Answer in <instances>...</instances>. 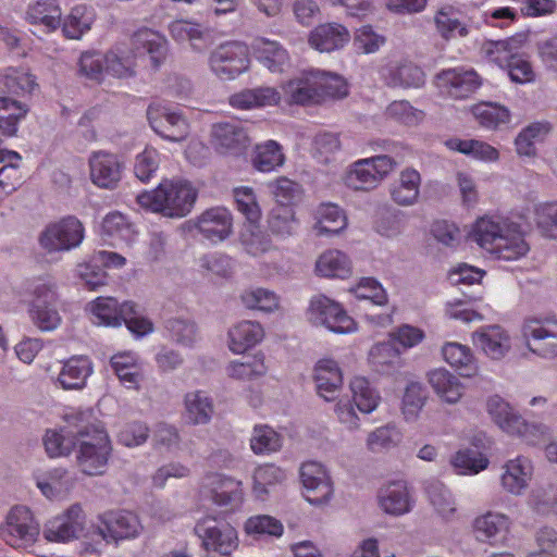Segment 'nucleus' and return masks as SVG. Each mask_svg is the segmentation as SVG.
Instances as JSON below:
<instances>
[{
    "mask_svg": "<svg viewBox=\"0 0 557 557\" xmlns=\"http://www.w3.org/2000/svg\"><path fill=\"white\" fill-rule=\"evenodd\" d=\"M212 136L219 149L223 152L238 153L249 143L248 135L244 127L237 122H223L214 124Z\"/></svg>",
    "mask_w": 557,
    "mask_h": 557,
    "instance_id": "30",
    "label": "nucleus"
},
{
    "mask_svg": "<svg viewBox=\"0 0 557 557\" xmlns=\"http://www.w3.org/2000/svg\"><path fill=\"white\" fill-rule=\"evenodd\" d=\"M285 478V472L274 465H264L257 468L253 473V493L256 497L264 499L269 493V487L282 483Z\"/></svg>",
    "mask_w": 557,
    "mask_h": 557,
    "instance_id": "53",
    "label": "nucleus"
},
{
    "mask_svg": "<svg viewBox=\"0 0 557 557\" xmlns=\"http://www.w3.org/2000/svg\"><path fill=\"white\" fill-rule=\"evenodd\" d=\"M401 440L400 430L394 424H387L369 433L367 446L371 451H380L397 446Z\"/></svg>",
    "mask_w": 557,
    "mask_h": 557,
    "instance_id": "57",
    "label": "nucleus"
},
{
    "mask_svg": "<svg viewBox=\"0 0 557 557\" xmlns=\"http://www.w3.org/2000/svg\"><path fill=\"white\" fill-rule=\"evenodd\" d=\"M249 50L245 44L228 41L209 55L210 70L221 79H234L249 69Z\"/></svg>",
    "mask_w": 557,
    "mask_h": 557,
    "instance_id": "9",
    "label": "nucleus"
},
{
    "mask_svg": "<svg viewBox=\"0 0 557 557\" xmlns=\"http://www.w3.org/2000/svg\"><path fill=\"white\" fill-rule=\"evenodd\" d=\"M240 239L245 250L253 257L261 256L273 249L270 235L255 224L249 223L242 233Z\"/></svg>",
    "mask_w": 557,
    "mask_h": 557,
    "instance_id": "56",
    "label": "nucleus"
},
{
    "mask_svg": "<svg viewBox=\"0 0 557 557\" xmlns=\"http://www.w3.org/2000/svg\"><path fill=\"white\" fill-rule=\"evenodd\" d=\"M535 223L542 235L557 238V201L542 202L534 209Z\"/></svg>",
    "mask_w": 557,
    "mask_h": 557,
    "instance_id": "61",
    "label": "nucleus"
},
{
    "mask_svg": "<svg viewBox=\"0 0 557 557\" xmlns=\"http://www.w3.org/2000/svg\"><path fill=\"white\" fill-rule=\"evenodd\" d=\"M282 89L286 102L290 104L319 103L314 71L305 72L300 76L289 79L282 86Z\"/></svg>",
    "mask_w": 557,
    "mask_h": 557,
    "instance_id": "28",
    "label": "nucleus"
},
{
    "mask_svg": "<svg viewBox=\"0 0 557 557\" xmlns=\"http://www.w3.org/2000/svg\"><path fill=\"white\" fill-rule=\"evenodd\" d=\"M442 354L446 362L456 368L462 377L472 379L478 375L479 368L468 346L449 342L443 346Z\"/></svg>",
    "mask_w": 557,
    "mask_h": 557,
    "instance_id": "36",
    "label": "nucleus"
},
{
    "mask_svg": "<svg viewBox=\"0 0 557 557\" xmlns=\"http://www.w3.org/2000/svg\"><path fill=\"white\" fill-rule=\"evenodd\" d=\"M237 210L250 224H256L261 219V208L255 190L248 186L236 187L233 190Z\"/></svg>",
    "mask_w": 557,
    "mask_h": 557,
    "instance_id": "55",
    "label": "nucleus"
},
{
    "mask_svg": "<svg viewBox=\"0 0 557 557\" xmlns=\"http://www.w3.org/2000/svg\"><path fill=\"white\" fill-rule=\"evenodd\" d=\"M89 175L91 182L99 188L115 189L122 178L124 164L120 157L108 151H95L90 154Z\"/></svg>",
    "mask_w": 557,
    "mask_h": 557,
    "instance_id": "13",
    "label": "nucleus"
},
{
    "mask_svg": "<svg viewBox=\"0 0 557 557\" xmlns=\"http://www.w3.org/2000/svg\"><path fill=\"white\" fill-rule=\"evenodd\" d=\"M147 119L152 129L166 140L182 141L189 133L187 119L176 108L151 103L147 109Z\"/></svg>",
    "mask_w": 557,
    "mask_h": 557,
    "instance_id": "12",
    "label": "nucleus"
},
{
    "mask_svg": "<svg viewBox=\"0 0 557 557\" xmlns=\"http://www.w3.org/2000/svg\"><path fill=\"white\" fill-rule=\"evenodd\" d=\"M137 203L151 212L169 218L186 216L193 209L197 190L185 180H164L150 191L137 196Z\"/></svg>",
    "mask_w": 557,
    "mask_h": 557,
    "instance_id": "4",
    "label": "nucleus"
},
{
    "mask_svg": "<svg viewBox=\"0 0 557 557\" xmlns=\"http://www.w3.org/2000/svg\"><path fill=\"white\" fill-rule=\"evenodd\" d=\"M447 147L467 156L482 161L493 162L498 160L497 149L491 145L476 139H450L446 143Z\"/></svg>",
    "mask_w": 557,
    "mask_h": 557,
    "instance_id": "50",
    "label": "nucleus"
},
{
    "mask_svg": "<svg viewBox=\"0 0 557 557\" xmlns=\"http://www.w3.org/2000/svg\"><path fill=\"white\" fill-rule=\"evenodd\" d=\"M88 308L95 324L116 327L122 324L125 314L132 312L133 302L125 301L120 305L113 297H98Z\"/></svg>",
    "mask_w": 557,
    "mask_h": 557,
    "instance_id": "21",
    "label": "nucleus"
},
{
    "mask_svg": "<svg viewBox=\"0 0 557 557\" xmlns=\"http://www.w3.org/2000/svg\"><path fill=\"white\" fill-rule=\"evenodd\" d=\"M425 492L434 510L445 520H451L457 511L450 491L440 481H430Z\"/></svg>",
    "mask_w": 557,
    "mask_h": 557,
    "instance_id": "45",
    "label": "nucleus"
},
{
    "mask_svg": "<svg viewBox=\"0 0 557 557\" xmlns=\"http://www.w3.org/2000/svg\"><path fill=\"white\" fill-rule=\"evenodd\" d=\"M92 21V13L86 5H76L64 20L62 32L66 38L79 39L90 29Z\"/></svg>",
    "mask_w": 557,
    "mask_h": 557,
    "instance_id": "51",
    "label": "nucleus"
},
{
    "mask_svg": "<svg viewBox=\"0 0 557 557\" xmlns=\"http://www.w3.org/2000/svg\"><path fill=\"white\" fill-rule=\"evenodd\" d=\"M309 319L315 325H322L338 334L351 333L356 322L337 301L324 296L313 297L309 306Z\"/></svg>",
    "mask_w": 557,
    "mask_h": 557,
    "instance_id": "11",
    "label": "nucleus"
},
{
    "mask_svg": "<svg viewBox=\"0 0 557 557\" xmlns=\"http://www.w3.org/2000/svg\"><path fill=\"white\" fill-rule=\"evenodd\" d=\"M528 349L543 359L557 358V318L554 315L529 317L522 324Z\"/></svg>",
    "mask_w": 557,
    "mask_h": 557,
    "instance_id": "7",
    "label": "nucleus"
},
{
    "mask_svg": "<svg viewBox=\"0 0 557 557\" xmlns=\"http://www.w3.org/2000/svg\"><path fill=\"white\" fill-rule=\"evenodd\" d=\"M486 410L495 424L508 434L509 432L517 431L523 424V418L497 395L487 399Z\"/></svg>",
    "mask_w": 557,
    "mask_h": 557,
    "instance_id": "39",
    "label": "nucleus"
},
{
    "mask_svg": "<svg viewBox=\"0 0 557 557\" xmlns=\"http://www.w3.org/2000/svg\"><path fill=\"white\" fill-rule=\"evenodd\" d=\"M111 367L121 381H143L144 370L136 356L131 352L117 354L111 358Z\"/></svg>",
    "mask_w": 557,
    "mask_h": 557,
    "instance_id": "54",
    "label": "nucleus"
},
{
    "mask_svg": "<svg viewBox=\"0 0 557 557\" xmlns=\"http://www.w3.org/2000/svg\"><path fill=\"white\" fill-rule=\"evenodd\" d=\"M282 147L274 140L260 144L255 149L252 164L260 172H271L284 164Z\"/></svg>",
    "mask_w": 557,
    "mask_h": 557,
    "instance_id": "47",
    "label": "nucleus"
},
{
    "mask_svg": "<svg viewBox=\"0 0 557 557\" xmlns=\"http://www.w3.org/2000/svg\"><path fill=\"white\" fill-rule=\"evenodd\" d=\"M433 22L437 34L446 41L470 34L471 25L463 20L461 10L453 4L441 5L434 13Z\"/></svg>",
    "mask_w": 557,
    "mask_h": 557,
    "instance_id": "20",
    "label": "nucleus"
},
{
    "mask_svg": "<svg viewBox=\"0 0 557 557\" xmlns=\"http://www.w3.org/2000/svg\"><path fill=\"white\" fill-rule=\"evenodd\" d=\"M472 344L486 357L500 360L512 347V338L505 327L499 324L481 326L472 333Z\"/></svg>",
    "mask_w": 557,
    "mask_h": 557,
    "instance_id": "15",
    "label": "nucleus"
},
{
    "mask_svg": "<svg viewBox=\"0 0 557 557\" xmlns=\"http://www.w3.org/2000/svg\"><path fill=\"white\" fill-rule=\"evenodd\" d=\"M382 76L386 85L394 88H419L425 82L422 69L407 60L387 65Z\"/></svg>",
    "mask_w": 557,
    "mask_h": 557,
    "instance_id": "24",
    "label": "nucleus"
},
{
    "mask_svg": "<svg viewBox=\"0 0 557 557\" xmlns=\"http://www.w3.org/2000/svg\"><path fill=\"white\" fill-rule=\"evenodd\" d=\"M550 132L547 122H535L523 128L516 138L518 154L531 157L535 154V143L542 141Z\"/></svg>",
    "mask_w": 557,
    "mask_h": 557,
    "instance_id": "49",
    "label": "nucleus"
},
{
    "mask_svg": "<svg viewBox=\"0 0 557 557\" xmlns=\"http://www.w3.org/2000/svg\"><path fill=\"white\" fill-rule=\"evenodd\" d=\"M35 479L39 491L49 499L69 493L74 484L69 471L64 468H53L46 472H39L35 475Z\"/></svg>",
    "mask_w": 557,
    "mask_h": 557,
    "instance_id": "37",
    "label": "nucleus"
},
{
    "mask_svg": "<svg viewBox=\"0 0 557 557\" xmlns=\"http://www.w3.org/2000/svg\"><path fill=\"white\" fill-rule=\"evenodd\" d=\"M500 484L503 488L512 494L521 495L532 479L533 467L527 457L519 456L508 460L503 467Z\"/></svg>",
    "mask_w": 557,
    "mask_h": 557,
    "instance_id": "23",
    "label": "nucleus"
},
{
    "mask_svg": "<svg viewBox=\"0 0 557 557\" xmlns=\"http://www.w3.org/2000/svg\"><path fill=\"white\" fill-rule=\"evenodd\" d=\"M510 220L502 216H482L475 221L470 233L471 238L481 248L493 253L500 236Z\"/></svg>",
    "mask_w": 557,
    "mask_h": 557,
    "instance_id": "29",
    "label": "nucleus"
},
{
    "mask_svg": "<svg viewBox=\"0 0 557 557\" xmlns=\"http://www.w3.org/2000/svg\"><path fill=\"white\" fill-rule=\"evenodd\" d=\"M21 156L15 151L0 150V188L10 195L22 184L18 168Z\"/></svg>",
    "mask_w": 557,
    "mask_h": 557,
    "instance_id": "43",
    "label": "nucleus"
},
{
    "mask_svg": "<svg viewBox=\"0 0 557 557\" xmlns=\"http://www.w3.org/2000/svg\"><path fill=\"white\" fill-rule=\"evenodd\" d=\"M521 48V41L517 38L486 41L482 46V53L486 60L499 67H506Z\"/></svg>",
    "mask_w": 557,
    "mask_h": 557,
    "instance_id": "44",
    "label": "nucleus"
},
{
    "mask_svg": "<svg viewBox=\"0 0 557 557\" xmlns=\"http://www.w3.org/2000/svg\"><path fill=\"white\" fill-rule=\"evenodd\" d=\"M313 230L318 236L336 235L347 225L344 211L334 203H322L314 212Z\"/></svg>",
    "mask_w": 557,
    "mask_h": 557,
    "instance_id": "35",
    "label": "nucleus"
},
{
    "mask_svg": "<svg viewBox=\"0 0 557 557\" xmlns=\"http://www.w3.org/2000/svg\"><path fill=\"white\" fill-rule=\"evenodd\" d=\"M72 436H66L55 430H48L44 436L46 453L51 458L69 456L76 447V430Z\"/></svg>",
    "mask_w": 557,
    "mask_h": 557,
    "instance_id": "60",
    "label": "nucleus"
},
{
    "mask_svg": "<svg viewBox=\"0 0 557 557\" xmlns=\"http://www.w3.org/2000/svg\"><path fill=\"white\" fill-rule=\"evenodd\" d=\"M380 508L389 516L399 517L412 510L413 498L405 481H391L377 492Z\"/></svg>",
    "mask_w": 557,
    "mask_h": 557,
    "instance_id": "18",
    "label": "nucleus"
},
{
    "mask_svg": "<svg viewBox=\"0 0 557 557\" xmlns=\"http://www.w3.org/2000/svg\"><path fill=\"white\" fill-rule=\"evenodd\" d=\"M511 520L502 512L488 510L476 516L471 522L474 539L484 544H502L510 532Z\"/></svg>",
    "mask_w": 557,
    "mask_h": 557,
    "instance_id": "14",
    "label": "nucleus"
},
{
    "mask_svg": "<svg viewBox=\"0 0 557 557\" xmlns=\"http://www.w3.org/2000/svg\"><path fill=\"white\" fill-rule=\"evenodd\" d=\"M300 479L305 487L306 499L313 505L327 502L333 494V485L325 468L315 461L302 463Z\"/></svg>",
    "mask_w": 557,
    "mask_h": 557,
    "instance_id": "16",
    "label": "nucleus"
},
{
    "mask_svg": "<svg viewBox=\"0 0 557 557\" xmlns=\"http://www.w3.org/2000/svg\"><path fill=\"white\" fill-rule=\"evenodd\" d=\"M264 336L260 323L253 321H240L228 330V348L234 354H244L256 346Z\"/></svg>",
    "mask_w": 557,
    "mask_h": 557,
    "instance_id": "33",
    "label": "nucleus"
},
{
    "mask_svg": "<svg viewBox=\"0 0 557 557\" xmlns=\"http://www.w3.org/2000/svg\"><path fill=\"white\" fill-rule=\"evenodd\" d=\"M26 14L32 24L42 25L47 32H52L60 26L62 12L55 0H36L29 4Z\"/></svg>",
    "mask_w": 557,
    "mask_h": 557,
    "instance_id": "41",
    "label": "nucleus"
},
{
    "mask_svg": "<svg viewBox=\"0 0 557 557\" xmlns=\"http://www.w3.org/2000/svg\"><path fill=\"white\" fill-rule=\"evenodd\" d=\"M195 226L203 238L211 243H220L232 232V214L224 207L210 208L197 218Z\"/></svg>",
    "mask_w": 557,
    "mask_h": 557,
    "instance_id": "19",
    "label": "nucleus"
},
{
    "mask_svg": "<svg viewBox=\"0 0 557 557\" xmlns=\"http://www.w3.org/2000/svg\"><path fill=\"white\" fill-rule=\"evenodd\" d=\"M315 271L324 277L347 278L351 274V262L344 252L332 249L318 258Z\"/></svg>",
    "mask_w": 557,
    "mask_h": 557,
    "instance_id": "40",
    "label": "nucleus"
},
{
    "mask_svg": "<svg viewBox=\"0 0 557 557\" xmlns=\"http://www.w3.org/2000/svg\"><path fill=\"white\" fill-rule=\"evenodd\" d=\"M106 529L109 530V540L117 543L121 540H128L138 536L143 530L139 519L129 511L107 512L102 516Z\"/></svg>",
    "mask_w": 557,
    "mask_h": 557,
    "instance_id": "32",
    "label": "nucleus"
},
{
    "mask_svg": "<svg viewBox=\"0 0 557 557\" xmlns=\"http://www.w3.org/2000/svg\"><path fill=\"white\" fill-rule=\"evenodd\" d=\"M385 41V37L374 32L372 26L364 25L356 30L352 45L358 53L371 54L377 52Z\"/></svg>",
    "mask_w": 557,
    "mask_h": 557,
    "instance_id": "64",
    "label": "nucleus"
},
{
    "mask_svg": "<svg viewBox=\"0 0 557 557\" xmlns=\"http://www.w3.org/2000/svg\"><path fill=\"white\" fill-rule=\"evenodd\" d=\"M195 532L211 557H230L238 546L236 530L214 517H205L199 520Z\"/></svg>",
    "mask_w": 557,
    "mask_h": 557,
    "instance_id": "8",
    "label": "nucleus"
},
{
    "mask_svg": "<svg viewBox=\"0 0 557 557\" xmlns=\"http://www.w3.org/2000/svg\"><path fill=\"white\" fill-rule=\"evenodd\" d=\"M84 226L75 216H67L49 224L39 236V245L47 252L69 251L79 246Z\"/></svg>",
    "mask_w": 557,
    "mask_h": 557,
    "instance_id": "10",
    "label": "nucleus"
},
{
    "mask_svg": "<svg viewBox=\"0 0 557 557\" xmlns=\"http://www.w3.org/2000/svg\"><path fill=\"white\" fill-rule=\"evenodd\" d=\"M36 86L35 77L24 67H5L0 70V88L10 94H29Z\"/></svg>",
    "mask_w": 557,
    "mask_h": 557,
    "instance_id": "42",
    "label": "nucleus"
},
{
    "mask_svg": "<svg viewBox=\"0 0 557 557\" xmlns=\"http://www.w3.org/2000/svg\"><path fill=\"white\" fill-rule=\"evenodd\" d=\"M369 360L372 369L381 374H392L403 364L400 351L391 339L372 346Z\"/></svg>",
    "mask_w": 557,
    "mask_h": 557,
    "instance_id": "38",
    "label": "nucleus"
},
{
    "mask_svg": "<svg viewBox=\"0 0 557 557\" xmlns=\"http://www.w3.org/2000/svg\"><path fill=\"white\" fill-rule=\"evenodd\" d=\"M166 38L150 28L138 29L132 37V49L115 48L104 54L106 72L116 77L135 73V58L148 55L153 69H159L168 57Z\"/></svg>",
    "mask_w": 557,
    "mask_h": 557,
    "instance_id": "2",
    "label": "nucleus"
},
{
    "mask_svg": "<svg viewBox=\"0 0 557 557\" xmlns=\"http://www.w3.org/2000/svg\"><path fill=\"white\" fill-rule=\"evenodd\" d=\"M530 246L524 239L521 226L510 221L505 232L498 236L497 246L492 255L498 259L513 261L524 257Z\"/></svg>",
    "mask_w": 557,
    "mask_h": 557,
    "instance_id": "27",
    "label": "nucleus"
},
{
    "mask_svg": "<svg viewBox=\"0 0 557 557\" xmlns=\"http://www.w3.org/2000/svg\"><path fill=\"white\" fill-rule=\"evenodd\" d=\"M257 60L272 73H283L289 67V55L277 41L258 38L253 44Z\"/></svg>",
    "mask_w": 557,
    "mask_h": 557,
    "instance_id": "31",
    "label": "nucleus"
},
{
    "mask_svg": "<svg viewBox=\"0 0 557 557\" xmlns=\"http://www.w3.org/2000/svg\"><path fill=\"white\" fill-rule=\"evenodd\" d=\"M350 40L348 29L342 24L325 23L317 26L309 35V45L320 52H332L344 48Z\"/></svg>",
    "mask_w": 557,
    "mask_h": 557,
    "instance_id": "25",
    "label": "nucleus"
},
{
    "mask_svg": "<svg viewBox=\"0 0 557 557\" xmlns=\"http://www.w3.org/2000/svg\"><path fill=\"white\" fill-rule=\"evenodd\" d=\"M472 112L479 123L486 128H497L510 120V113L505 107L493 103H480Z\"/></svg>",
    "mask_w": 557,
    "mask_h": 557,
    "instance_id": "58",
    "label": "nucleus"
},
{
    "mask_svg": "<svg viewBox=\"0 0 557 557\" xmlns=\"http://www.w3.org/2000/svg\"><path fill=\"white\" fill-rule=\"evenodd\" d=\"M319 103L327 98H343L347 96L348 88L345 79L333 73L314 71Z\"/></svg>",
    "mask_w": 557,
    "mask_h": 557,
    "instance_id": "52",
    "label": "nucleus"
},
{
    "mask_svg": "<svg viewBox=\"0 0 557 557\" xmlns=\"http://www.w3.org/2000/svg\"><path fill=\"white\" fill-rule=\"evenodd\" d=\"M210 493L212 500L221 507H237L243 499L242 483L222 474L210 478Z\"/></svg>",
    "mask_w": 557,
    "mask_h": 557,
    "instance_id": "34",
    "label": "nucleus"
},
{
    "mask_svg": "<svg viewBox=\"0 0 557 557\" xmlns=\"http://www.w3.org/2000/svg\"><path fill=\"white\" fill-rule=\"evenodd\" d=\"M186 419L193 425L207 424L212 417L211 400L201 392L189 393L185 397Z\"/></svg>",
    "mask_w": 557,
    "mask_h": 557,
    "instance_id": "48",
    "label": "nucleus"
},
{
    "mask_svg": "<svg viewBox=\"0 0 557 557\" xmlns=\"http://www.w3.org/2000/svg\"><path fill=\"white\" fill-rule=\"evenodd\" d=\"M228 376L236 381H253L262 377L267 372L263 357L255 356L246 362H232L227 369Z\"/></svg>",
    "mask_w": 557,
    "mask_h": 557,
    "instance_id": "62",
    "label": "nucleus"
},
{
    "mask_svg": "<svg viewBox=\"0 0 557 557\" xmlns=\"http://www.w3.org/2000/svg\"><path fill=\"white\" fill-rule=\"evenodd\" d=\"M39 534V523L32 510L23 505L13 506L0 524V539L13 548L32 546Z\"/></svg>",
    "mask_w": 557,
    "mask_h": 557,
    "instance_id": "6",
    "label": "nucleus"
},
{
    "mask_svg": "<svg viewBox=\"0 0 557 557\" xmlns=\"http://www.w3.org/2000/svg\"><path fill=\"white\" fill-rule=\"evenodd\" d=\"M165 329L176 344L190 347L197 337L196 324L186 319L174 318L166 321Z\"/></svg>",
    "mask_w": 557,
    "mask_h": 557,
    "instance_id": "63",
    "label": "nucleus"
},
{
    "mask_svg": "<svg viewBox=\"0 0 557 557\" xmlns=\"http://www.w3.org/2000/svg\"><path fill=\"white\" fill-rule=\"evenodd\" d=\"M57 284L51 277L39 278L33 288V299L28 306L32 323L41 332H53L62 323L58 310Z\"/></svg>",
    "mask_w": 557,
    "mask_h": 557,
    "instance_id": "5",
    "label": "nucleus"
},
{
    "mask_svg": "<svg viewBox=\"0 0 557 557\" xmlns=\"http://www.w3.org/2000/svg\"><path fill=\"white\" fill-rule=\"evenodd\" d=\"M267 222L270 232L283 239L295 235L298 228L295 211L289 206L274 207L270 211Z\"/></svg>",
    "mask_w": 557,
    "mask_h": 557,
    "instance_id": "46",
    "label": "nucleus"
},
{
    "mask_svg": "<svg viewBox=\"0 0 557 557\" xmlns=\"http://www.w3.org/2000/svg\"><path fill=\"white\" fill-rule=\"evenodd\" d=\"M436 81L443 92L455 99L468 98L481 85L476 72L463 67L444 70L436 76Z\"/></svg>",
    "mask_w": 557,
    "mask_h": 557,
    "instance_id": "17",
    "label": "nucleus"
},
{
    "mask_svg": "<svg viewBox=\"0 0 557 557\" xmlns=\"http://www.w3.org/2000/svg\"><path fill=\"white\" fill-rule=\"evenodd\" d=\"M370 146L373 151H381V153L355 161L344 174V184L352 190L375 189L400 164V161L392 156L398 148L397 144L375 140L371 141Z\"/></svg>",
    "mask_w": 557,
    "mask_h": 557,
    "instance_id": "3",
    "label": "nucleus"
},
{
    "mask_svg": "<svg viewBox=\"0 0 557 557\" xmlns=\"http://www.w3.org/2000/svg\"><path fill=\"white\" fill-rule=\"evenodd\" d=\"M420 187V173L413 168H406L389 185V197L397 206L410 207L418 202Z\"/></svg>",
    "mask_w": 557,
    "mask_h": 557,
    "instance_id": "22",
    "label": "nucleus"
},
{
    "mask_svg": "<svg viewBox=\"0 0 557 557\" xmlns=\"http://www.w3.org/2000/svg\"><path fill=\"white\" fill-rule=\"evenodd\" d=\"M240 299L247 309L271 312L278 307L277 296L273 292L261 287L245 290L240 295Z\"/></svg>",
    "mask_w": 557,
    "mask_h": 557,
    "instance_id": "59",
    "label": "nucleus"
},
{
    "mask_svg": "<svg viewBox=\"0 0 557 557\" xmlns=\"http://www.w3.org/2000/svg\"><path fill=\"white\" fill-rule=\"evenodd\" d=\"M171 37L177 42H189L194 51L202 52L212 44L209 29L200 24L187 21L175 20L169 25Z\"/></svg>",
    "mask_w": 557,
    "mask_h": 557,
    "instance_id": "26",
    "label": "nucleus"
},
{
    "mask_svg": "<svg viewBox=\"0 0 557 557\" xmlns=\"http://www.w3.org/2000/svg\"><path fill=\"white\" fill-rule=\"evenodd\" d=\"M90 411H72L64 416L69 428L76 429V465L87 475L104 473L112 453L110 437Z\"/></svg>",
    "mask_w": 557,
    "mask_h": 557,
    "instance_id": "1",
    "label": "nucleus"
}]
</instances>
